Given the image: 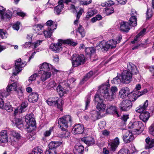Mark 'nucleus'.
Instances as JSON below:
<instances>
[{
	"mask_svg": "<svg viewBox=\"0 0 154 154\" xmlns=\"http://www.w3.org/2000/svg\"><path fill=\"white\" fill-rule=\"evenodd\" d=\"M72 122V118L69 115L64 116L58 119V126L62 131H64L59 135L60 137L66 138L69 137L70 133L66 130L68 127L71 126Z\"/></svg>",
	"mask_w": 154,
	"mask_h": 154,
	"instance_id": "nucleus-1",
	"label": "nucleus"
},
{
	"mask_svg": "<svg viewBox=\"0 0 154 154\" xmlns=\"http://www.w3.org/2000/svg\"><path fill=\"white\" fill-rule=\"evenodd\" d=\"M117 91L118 88L116 86H112L109 88V85L102 84L99 87L98 92L106 100L112 101L114 99Z\"/></svg>",
	"mask_w": 154,
	"mask_h": 154,
	"instance_id": "nucleus-2",
	"label": "nucleus"
},
{
	"mask_svg": "<svg viewBox=\"0 0 154 154\" xmlns=\"http://www.w3.org/2000/svg\"><path fill=\"white\" fill-rule=\"evenodd\" d=\"M138 72L136 66L134 64L130 63L128 64L127 70L123 71L121 75L122 83L125 84L129 83L131 80L132 75L136 74Z\"/></svg>",
	"mask_w": 154,
	"mask_h": 154,
	"instance_id": "nucleus-3",
	"label": "nucleus"
},
{
	"mask_svg": "<svg viewBox=\"0 0 154 154\" xmlns=\"http://www.w3.org/2000/svg\"><path fill=\"white\" fill-rule=\"evenodd\" d=\"M58 42L56 44H51L50 46V49L55 52H59L62 50L61 45L62 44H67L72 46H75L77 43L73 42L72 39H67L66 40H62L59 39Z\"/></svg>",
	"mask_w": 154,
	"mask_h": 154,
	"instance_id": "nucleus-4",
	"label": "nucleus"
},
{
	"mask_svg": "<svg viewBox=\"0 0 154 154\" xmlns=\"http://www.w3.org/2000/svg\"><path fill=\"white\" fill-rule=\"evenodd\" d=\"M85 59L83 55L73 54L72 58V64L73 67H76L82 65L85 63Z\"/></svg>",
	"mask_w": 154,
	"mask_h": 154,
	"instance_id": "nucleus-5",
	"label": "nucleus"
},
{
	"mask_svg": "<svg viewBox=\"0 0 154 154\" xmlns=\"http://www.w3.org/2000/svg\"><path fill=\"white\" fill-rule=\"evenodd\" d=\"M25 121L26 123L27 128L29 131H31L35 129V122L32 114L27 115L25 117Z\"/></svg>",
	"mask_w": 154,
	"mask_h": 154,
	"instance_id": "nucleus-6",
	"label": "nucleus"
},
{
	"mask_svg": "<svg viewBox=\"0 0 154 154\" xmlns=\"http://www.w3.org/2000/svg\"><path fill=\"white\" fill-rule=\"evenodd\" d=\"M48 104L51 106H57V108L60 111L63 110L62 106L63 102L61 98L56 97L53 98H49L47 100Z\"/></svg>",
	"mask_w": 154,
	"mask_h": 154,
	"instance_id": "nucleus-7",
	"label": "nucleus"
},
{
	"mask_svg": "<svg viewBox=\"0 0 154 154\" xmlns=\"http://www.w3.org/2000/svg\"><path fill=\"white\" fill-rule=\"evenodd\" d=\"M116 41L113 40H109L106 42L103 41L100 42L99 46L105 50H107L110 48H112L116 47Z\"/></svg>",
	"mask_w": 154,
	"mask_h": 154,
	"instance_id": "nucleus-8",
	"label": "nucleus"
},
{
	"mask_svg": "<svg viewBox=\"0 0 154 154\" xmlns=\"http://www.w3.org/2000/svg\"><path fill=\"white\" fill-rule=\"evenodd\" d=\"M129 128L132 129V131H142L144 129V126L140 121H136L132 124H129Z\"/></svg>",
	"mask_w": 154,
	"mask_h": 154,
	"instance_id": "nucleus-9",
	"label": "nucleus"
},
{
	"mask_svg": "<svg viewBox=\"0 0 154 154\" xmlns=\"http://www.w3.org/2000/svg\"><path fill=\"white\" fill-rule=\"evenodd\" d=\"M25 62H21V58H19L15 61V68L13 70V74L16 75L22 70V68L24 66Z\"/></svg>",
	"mask_w": 154,
	"mask_h": 154,
	"instance_id": "nucleus-10",
	"label": "nucleus"
},
{
	"mask_svg": "<svg viewBox=\"0 0 154 154\" xmlns=\"http://www.w3.org/2000/svg\"><path fill=\"white\" fill-rule=\"evenodd\" d=\"M132 104L131 101L128 100H124L119 104L121 109L124 111L129 110L132 107Z\"/></svg>",
	"mask_w": 154,
	"mask_h": 154,
	"instance_id": "nucleus-11",
	"label": "nucleus"
},
{
	"mask_svg": "<svg viewBox=\"0 0 154 154\" xmlns=\"http://www.w3.org/2000/svg\"><path fill=\"white\" fill-rule=\"evenodd\" d=\"M84 128L82 125L78 124L75 125L73 127L72 132L75 134H81L83 133Z\"/></svg>",
	"mask_w": 154,
	"mask_h": 154,
	"instance_id": "nucleus-12",
	"label": "nucleus"
},
{
	"mask_svg": "<svg viewBox=\"0 0 154 154\" xmlns=\"http://www.w3.org/2000/svg\"><path fill=\"white\" fill-rule=\"evenodd\" d=\"M66 0H60L58 2V5L54 9L55 13L59 14L61 12L62 10L64 7L63 3H66Z\"/></svg>",
	"mask_w": 154,
	"mask_h": 154,
	"instance_id": "nucleus-13",
	"label": "nucleus"
},
{
	"mask_svg": "<svg viewBox=\"0 0 154 154\" xmlns=\"http://www.w3.org/2000/svg\"><path fill=\"white\" fill-rule=\"evenodd\" d=\"M129 93L130 91L129 88L127 87H125L120 90L119 95L121 98L124 99L128 97Z\"/></svg>",
	"mask_w": 154,
	"mask_h": 154,
	"instance_id": "nucleus-14",
	"label": "nucleus"
},
{
	"mask_svg": "<svg viewBox=\"0 0 154 154\" xmlns=\"http://www.w3.org/2000/svg\"><path fill=\"white\" fill-rule=\"evenodd\" d=\"M106 112L108 113H112L115 115H116L117 117H119L120 116V115L117 112V109L116 107L115 106L112 105L107 106L106 109Z\"/></svg>",
	"mask_w": 154,
	"mask_h": 154,
	"instance_id": "nucleus-15",
	"label": "nucleus"
},
{
	"mask_svg": "<svg viewBox=\"0 0 154 154\" xmlns=\"http://www.w3.org/2000/svg\"><path fill=\"white\" fill-rule=\"evenodd\" d=\"M84 150V147L80 143L76 144L74 147L73 152L75 154H82Z\"/></svg>",
	"mask_w": 154,
	"mask_h": 154,
	"instance_id": "nucleus-16",
	"label": "nucleus"
},
{
	"mask_svg": "<svg viewBox=\"0 0 154 154\" xmlns=\"http://www.w3.org/2000/svg\"><path fill=\"white\" fill-rule=\"evenodd\" d=\"M130 26L128 22L123 21L120 23V29L123 32H128L130 29Z\"/></svg>",
	"mask_w": 154,
	"mask_h": 154,
	"instance_id": "nucleus-17",
	"label": "nucleus"
},
{
	"mask_svg": "<svg viewBox=\"0 0 154 154\" xmlns=\"http://www.w3.org/2000/svg\"><path fill=\"white\" fill-rule=\"evenodd\" d=\"M39 98L38 94L36 93H32L28 97V100L29 102L34 103L36 102Z\"/></svg>",
	"mask_w": 154,
	"mask_h": 154,
	"instance_id": "nucleus-18",
	"label": "nucleus"
},
{
	"mask_svg": "<svg viewBox=\"0 0 154 154\" xmlns=\"http://www.w3.org/2000/svg\"><path fill=\"white\" fill-rule=\"evenodd\" d=\"M119 144V139L116 137L115 139L113 140L109 144L110 146V149L113 151H115L118 145Z\"/></svg>",
	"mask_w": 154,
	"mask_h": 154,
	"instance_id": "nucleus-19",
	"label": "nucleus"
},
{
	"mask_svg": "<svg viewBox=\"0 0 154 154\" xmlns=\"http://www.w3.org/2000/svg\"><path fill=\"white\" fill-rule=\"evenodd\" d=\"M148 105V101L146 100L143 105H140L136 108V111L139 113L143 112L146 109Z\"/></svg>",
	"mask_w": 154,
	"mask_h": 154,
	"instance_id": "nucleus-20",
	"label": "nucleus"
},
{
	"mask_svg": "<svg viewBox=\"0 0 154 154\" xmlns=\"http://www.w3.org/2000/svg\"><path fill=\"white\" fill-rule=\"evenodd\" d=\"M62 144V142L60 141H51L48 145L49 148L52 150H56L57 147Z\"/></svg>",
	"mask_w": 154,
	"mask_h": 154,
	"instance_id": "nucleus-21",
	"label": "nucleus"
},
{
	"mask_svg": "<svg viewBox=\"0 0 154 154\" xmlns=\"http://www.w3.org/2000/svg\"><path fill=\"white\" fill-rule=\"evenodd\" d=\"M6 130H3L0 133V142L1 143H6L8 141V136Z\"/></svg>",
	"mask_w": 154,
	"mask_h": 154,
	"instance_id": "nucleus-22",
	"label": "nucleus"
},
{
	"mask_svg": "<svg viewBox=\"0 0 154 154\" xmlns=\"http://www.w3.org/2000/svg\"><path fill=\"white\" fill-rule=\"evenodd\" d=\"M81 140L82 142L89 146L93 145L95 142L94 139L91 137L82 138Z\"/></svg>",
	"mask_w": 154,
	"mask_h": 154,
	"instance_id": "nucleus-23",
	"label": "nucleus"
},
{
	"mask_svg": "<svg viewBox=\"0 0 154 154\" xmlns=\"http://www.w3.org/2000/svg\"><path fill=\"white\" fill-rule=\"evenodd\" d=\"M18 85V84L16 82L12 83L9 85H8L6 91L9 94L12 90L16 91Z\"/></svg>",
	"mask_w": 154,
	"mask_h": 154,
	"instance_id": "nucleus-24",
	"label": "nucleus"
},
{
	"mask_svg": "<svg viewBox=\"0 0 154 154\" xmlns=\"http://www.w3.org/2000/svg\"><path fill=\"white\" fill-rule=\"evenodd\" d=\"M52 69V65L51 64L46 63H43L41 66V69H42V71H50Z\"/></svg>",
	"mask_w": 154,
	"mask_h": 154,
	"instance_id": "nucleus-25",
	"label": "nucleus"
},
{
	"mask_svg": "<svg viewBox=\"0 0 154 154\" xmlns=\"http://www.w3.org/2000/svg\"><path fill=\"white\" fill-rule=\"evenodd\" d=\"M150 117V113L148 112H144L141 113L139 117L141 120L146 122L148 120Z\"/></svg>",
	"mask_w": 154,
	"mask_h": 154,
	"instance_id": "nucleus-26",
	"label": "nucleus"
},
{
	"mask_svg": "<svg viewBox=\"0 0 154 154\" xmlns=\"http://www.w3.org/2000/svg\"><path fill=\"white\" fill-rule=\"evenodd\" d=\"M146 143L145 147V148L149 149L154 147V139L150 140L149 137H147L145 140Z\"/></svg>",
	"mask_w": 154,
	"mask_h": 154,
	"instance_id": "nucleus-27",
	"label": "nucleus"
},
{
	"mask_svg": "<svg viewBox=\"0 0 154 154\" xmlns=\"http://www.w3.org/2000/svg\"><path fill=\"white\" fill-rule=\"evenodd\" d=\"M41 73L42 75L41 77V79L43 82L45 81L46 79L49 78L51 75L50 71H42Z\"/></svg>",
	"mask_w": 154,
	"mask_h": 154,
	"instance_id": "nucleus-28",
	"label": "nucleus"
},
{
	"mask_svg": "<svg viewBox=\"0 0 154 154\" xmlns=\"http://www.w3.org/2000/svg\"><path fill=\"white\" fill-rule=\"evenodd\" d=\"M46 25L48 26V29L50 30H54L56 29L57 25L51 20L48 21L46 23Z\"/></svg>",
	"mask_w": 154,
	"mask_h": 154,
	"instance_id": "nucleus-29",
	"label": "nucleus"
},
{
	"mask_svg": "<svg viewBox=\"0 0 154 154\" xmlns=\"http://www.w3.org/2000/svg\"><path fill=\"white\" fill-rule=\"evenodd\" d=\"M138 93H137V91H134L131 92L129 94L128 97L130 99V101H132L135 100L137 99L139 97L138 96Z\"/></svg>",
	"mask_w": 154,
	"mask_h": 154,
	"instance_id": "nucleus-30",
	"label": "nucleus"
},
{
	"mask_svg": "<svg viewBox=\"0 0 154 154\" xmlns=\"http://www.w3.org/2000/svg\"><path fill=\"white\" fill-rule=\"evenodd\" d=\"M91 118L93 121H95L99 118L100 116V112L96 111L93 110L91 112Z\"/></svg>",
	"mask_w": 154,
	"mask_h": 154,
	"instance_id": "nucleus-31",
	"label": "nucleus"
},
{
	"mask_svg": "<svg viewBox=\"0 0 154 154\" xmlns=\"http://www.w3.org/2000/svg\"><path fill=\"white\" fill-rule=\"evenodd\" d=\"M56 90L59 94L60 96H63L64 93H66V89L63 88L60 85H59L57 87Z\"/></svg>",
	"mask_w": 154,
	"mask_h": 154,
	"instance_id": "nucleus-32",
	"label": "nucleus"
},
{
	"mask_svg": "<svg viewBox=\"0 0 154 154\" xmlns=\"http://www.w3.org/2000/svg\"><path fill=\"white\" fill-rule=\"evenodd\" d=\"M97 11L95 10L92 8L89 9L87 13L86 17L87 18L89 19L95 14H97Z\"/></svg>",
	"mask_w": 154,
	"mask_h": 154,
	"instance_id": "nucleus-33",
	"label": "nucleus"
},
{
	"mask_svg": "<svg viewBox=\"0 0 154 154\" xmlns=\"http://www.w3.org/2000/svg\"><path fill=\"white\" fill-rule=\"evenodd\" d=\"M95 49L93 47H88L85 48V52L87 54L91 56L95 52Z\"/></svg>",
	"mask_w": 154,
	"mask_h": 154,
	"instance_id": "nucleus-34",
	"label": "nucleus"
},
{
	"mask_svg": "<svg viewBox=\"0 0 154 154\" xmlns=\"http://www.w3.org/2000/svg\"><path fill=\"white\" fill-rule=\"evenodd\" d=\"M76 32L77 33H79L82 38L84 37L85 35V30L80 25H79L78 28L76 29Z\"/></svg>",
	"mask_w": 154,
	"mask_h": 154,
	"instance_id": "nucleus-35",
	"label": "nucleus"
},
{
	"mask_svg": "<svg viewBox=\"0 0 154 154\" xmlns=\"http://www.w3.org/2000/svg\"><path fill=\"white\" fill-rule=\"evenodd\" d=\"M129 24L130 26H135L137 25L136 17H131L129 20Z\"/></svg>",
	"mask_w": 154,
	"mask_h": 154,
	"instance_id": "nucleus-36",
	"label": "nucleus"
},
{
	"mask_svg": "<svg viewBox=\"0 0 154 154\" xmlns=\"http://www.w3.org/2000/svg\"><path fill=\"white\" fill-rule=\"evenodd\" d=\"M84 12V10L83 8H80L79 11L77 13L76 15V19L74 21V24L76 25L79 22V19L80 16L82 15V13Z\"/></svg>",
	"mask_w": 154,
	"mask_h": 154,
	"instance_id": "nucleus-37",
	"label": "nucleus"
},
{
	"mask_svg": "<svg viewBox=\"0 0 154 154\" xmlns=\"http://www.w3.org/2000/svg\"><path fill=\"white\" fill-rule=\"evenodd\" d=\"M12 15V14L11 11L9 10H8L3 14L4 19L3 20H5L7 19L11 18Z\"/></svg>",
	"mask_w": 154,
	"mask_h": 154,
	"instance_id": "nucleus-38",
	"label": "nucleus"
},
{
	"mask_svg": "<svg viewBox=\"0 0 154 154\" xmlns=\"http://www.w3.org/2000/svg\"><path fill=\"white\" fill-rule=\"evenodd\" d=\"M106 108L105 105L103 103V102L97 104V108L100 111H103Z\"/></svg>",
	"mask_w": 154,
	"mask_h": 154,
	"instance_id": "nucleus-39",
	"label": "nucleus"
},
{
	"mask_svg": "<svg viewBox=\"0 0 154 154\" xmlns=\"http://www.w3.org/2000/svg\"><path fill=\"white\" fill-rule=\"evenodd\" d=\"M16 93L18 96V97L20 99H22L23 95V92L21 87H19L18 90L17 89Z\"/></svg>",
	"mask_w": 154,
	"mask_h": 154,
	"instance_id": "nucleus-40",
	"label": "nucleus"
},
{
	"mask_svg": "<svg viewBox=\"0 0 154 154\" xmlns=\"http://www.w3.org/2000/svg\"><path fill=\"white\" fill-rule=\"evenodd\" d=\"M32 154H42L43 151L39 147L34 148L32 151Z\"/></svg>",
	"mask_w": 154,
	"mask_h": 154,
	"instance_id": "nucleus-41",
	"label": "nucleus"
},
{
	"mask_svg": "<svg viewBox=\"0 0 154 154\" xmlns=\"http://www.w3.org/2000/svg\"><path fill=\"white\" fill-rule=\"evenodd\" d=\"M121 82H122V79L121 80L118 76L114 78L112 81V83L116 85L119 84Z\"/></svg>",
	"mask_w": 154,
	"mask_h": 154,
	"instance_id": "nucleus-42",
	"label": "nucleus"
},
{
	"mask_svg": "<svg viewBox=\"0 0 154 154\" xmlns=\"http://www.w3.org/2000/svg\"><path fill=\"white\" fill-rule=\"evenodd\" d=\"M28 103L27 102H24L21 104V107L19 109V112H22L25 110V109L28 106Z\"/></svg>",
	"mask_w": 154,
	"mask_h": 154,
	"instance_id": "nucleus-43",
	"label": "nucleus"
},
{
	"mask_svg": "<svg viewBox=\"0 0 154 154\" xmlns=\"http://www.w3.org/2000/svg\"><path fill=\"white\" fill-rule=\"evenodd\" d=\"M94 100L96 103H97V104L103 102V99L100 97L98 94H96L94 98Z\"/></svg>",
	"mask_w": 154,
	"mask_h": 154,
	"instance_id": "nucleus-44",
	"label": "nucleus"
},
{
	"mask_svg": "<svg viewBox=\"0 0 154 154\" xmlns=\"http://www.w3.org/2000/svg\"><path fill=\"white\" fill-rule=\"evenodd\" d=\"M22 119L20 118L15 119V124L18 127L19 125H20V127L23 126Z\"/></svg>",
	"mask_w": 154,
	"mask_h": 154,
	"instance_id": "nucleus-45",
	"label": "nucleus"
},
{
	"mask_svg": "<svg viewBox=\"0 0 154 154\" xmlns=\"http://www.w3.org/2000/svg\"><path fill=\"white\" fill-rule=\"evenodd\" d=\"M4 108L8 112H11L13 110V108L9 103H7L5 104Z\"/></svg>",
	"mask_w": 154,
	"mask_h": 154,
	"instance_id": "nucleus-46",
	"label": "nucleus"
},
{
	"mask_svg": "<svg viewBox=\"0 0 154 154\" xmlns=\"http://www.w3.org/2000/svg\"><path fill=\"white\" fill-rule=\"evenodd\" d=\"M93 74V72L92 71H91L89 72L84 78L82 79V82L87 81L89 78Z\"/></svg>",
	"mask_w": 154,
	"mask_h": 154,
	"instance_id": "nucleus-47",
	"label": "nucleus"
},
{
	"mask_svg": "<svg viewBox=\"0 0 154 154\" xmlns=\"http://www.w3.org/2000/svg\"><path fill=\"white\" fill-rule=\"evenodd\" d=\"M114 4L112 1L110 0L102 3L101 5L103 7H109Z\"/></svg>",
	"mask_w": 154,
	"mask_h": 154,
	"instance_id": "nucleus-48",
	"label": "nucleus"
},
{
	"mask_svg": "<svg viewBox=\"0 0 154 154\" xmlns=\"http://www.w3.org/2000/svg\"><path fill=\"white\" fill-rule=\"evenodd\" d=\"M134 139V137L132 135V134H131L129 136L128 138H126L124 139L123 140L124 142L126 143H129L133 140Z\"/></svg>",
	"mask_w": 154,
	"mask_h": 154,
	"instance_id": "nucleus-49",
	"label": "nucleus"
},
{
	"mask_svg": "<svg viewBox=\"0 0 154 154\" xmlns=\"http://www.w3.org/2000/svg\"><path fill=\"white\" fill-rule=\"evenodd\" d=\"M105 12L106 14L109 15L114 12V9L112 7H109L105 8Z\"/></svg>",
	"mask_w": 154,
	"mask_h": 154,
	"instance_id": "nucleus-50",
	"label": "nucleus"
},
{
	"mask_svg": "<svg viewBox=\"0 0 154 154\" xmlns=\"http://www.w3.org/2000/svg\"><path fill=\"white\" fill-rule=\"evenodd\" d=\"M56 85V84L55 82L54 81H51L47 85V88L48 89H50L55 86Z\"/></svg>",
	"mask_w": 154,
	"mask_h": 154,
	"instance_id": "nucleus-51",
	"label": "nucleus"
},
{
	"mask_svg": "<svg viewBox=\"0 0 154 154\" xmlns=\"http://www.w3.org/2000/svg\"><path fill=\"white\" fill-rule=\"evenodd\" d=\"M7 33L5 30L0 29V36L2 38H6L7 36L6 35Z\"/></svg>",
	"mask_w": 154,
	"mask_h": 154,
	"instance_id": "nucleus-52",
	"label": "nucleus"
},
{
	"mask_svg": "<svg viewBox=\"0 0 154 154\" xmlns=\"http://www.w3.org/2000/svg\"><path fill=\"white\" fill-rule=\"evenodd\" d=\"M44 26V25L43 24H37L34 26L33 28L35 30H40L42 29Z\"/></svg>",
	"mask_w": 154,
	"mask_h": 154,
	"instance_id": "nucleus-53",
	"label": "nucleus"
},
{
	"mask_svg": "<svg viewBox=\"0 0 154 154\" xmlns=\"http://www.w3.org/2000/svg\"><path fill=\"white\" fill-rule=\"evenodd\" d=\"M53 30L45 31L44 32V34L46 38L50 37L51 35Z\"/></svg>",
	"mask_w": 154,
	"mask_h": 154,
	"instance_id": "nucleus-54",
	"label": "nucleus"
},
{
	"mask_svg": "<svg viewBox=\"0 0 154 154\" xmlns=\"http://www.w3.org/2000/svg\"><path fill=\"white\" fill-rule=\"evenodd\" d=\"M153 12L150 9H148L146 13L147 19H149L152 17L153 14Z\"/></svg>",
	"mask_w": 154,
	"mask_h": 154,
	"instance_id": "nucleus-55",
	"label": "nucleus"
},
{
	"mask_svg": "<svg viewBox=\"0 0 154 154\" xmlns=\"http://www.w3.org/2000/svg\"><path fill=\"white\" fill-rule=\"evenodd\" d=\"M149 133L154 137V124H152L149 128Z\"/></svg>",
	"mask_w": 154,
	"mask_h": 154,
	"instance_id": "nucleus-56",
	"label": "nucleus"
},
{
	"mask_svg": "<svg viewBox=\"0 0 154 154\" xmlns=\"http://www.w3.org/2000/svg\"><path fill=\"white\" fill-rule=\"evenodd\" d=\"M118 154H129V151L128 149H122L119 151Z\"/></svg>",
	"mask_w": 154,
	"mask_h": 154,
	"instance_id": "nucleus-57",
	"label": "nucleus"
},
{
	"mask_svg": "<svg viewBox=\"0 0 154 154\" xmlns=\"http://www.w3.org/2000/svg\"><path fill=\"white\" fill-rule=\"evenodd\" d=\"M11 134L12 135L13 137L16 138L17 139H18L20 137V134L14 131H11Z\"/></svg>",
	"mask_w": 154,
	"mask_h": 154,
	"instance_id": "nucleus-58",
	"label": "nucleus"
},
{
	"mask_svg": "<svg viewBox=\"0 0 154 154\" xmlns=\"http://www.w3.org/2000/svg\"><path fill=\"white\" fill-rule=\"evenodd\" d=\"M92 2V0H89V1H83L80 2V4L81 5H88L89 4L91 3Z\"/></svg>",
	"mask_w": 154,
	"mask_h": 154,
	"instance_id": "nucleus-59",
	"label": "nucleus"
},
{
	"mask_svg": "<svg viewBox=\"0 0 154 154\" xmlns=\"http://www.w3.org/2000/svg\"><path fill=\"white\" fill-rule=\"evenodd\" d=\"M148 92V91L146 89H144L143 91L141 92L139 91H137V93H138V96H141L145 94L146 93Z\"/></svg>",
	"mask_w": 154,
	"mask_h": 154,
	"instance_id": "nucleus-60",
	"label": "nucleus"
},
{
	"mask_svg": "<svg viewBox=\"0 0 154 154\" xmlns=\"http://www.w3.org/2000/svg\"><path fill=\"white\" fill-rule=\"evenodd\" d=\"M56 153V150H52L49 148L48 150H46L45 152V154H55Z\"/></svg>",
	"mask_w": 154,
	"mask_h": 154,
	"instance_id": "nucleus-61",
	"label": "nucleus"
},
{
	"mask_svg": "<svg viewBox=\"0 0 154 154\" xmlns=\"http://www.w3.org/2000/svg\"><path fill=\"white\" fill-rule=\"evenodd\" d=\"M42 42V40L36 41L32 43V45H34V48H36L37 47L40 45Z\"/></svg>",
	"mask_w": 154,
	"mask_h": 154,
	"instance_id": "nucleus-62",
	"label": "nucleus"
},
{
	"mask_svg": "<svg viewBox=\"0 0 154 154\" xmlns=\"http://www.w3.org/2000/svg\"><path fill=\"white\" fill-rule=\"evenodd\" d=\"M38 75L36 73H35L32 75L30 77H29V82H32L33 81L35 80L36 77Z\"/></svg>",
	"mask_w": 154,
	"mask_h": 154,
	"instance_id": "nucleus-63",
	"label": "nucleus"
},
{
	"mask_svg": "<svg viewBox=\"0 0 154 154\" xmlns=\"http://www.w3.org/2000/svg\"><path fill=\"white\" fill-rule=\"evenodd\" d=\"M53 130V127H51L50 128V129L48 131H46L44 133V135L45 137H48L50 136V135L51 132Z\"/></svg>",
	"mask_w": 154,
	"mask_h": 154,
	"instance_id": "nucleus-64",
	"label": "nucleus"
}]
</instances>
